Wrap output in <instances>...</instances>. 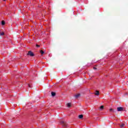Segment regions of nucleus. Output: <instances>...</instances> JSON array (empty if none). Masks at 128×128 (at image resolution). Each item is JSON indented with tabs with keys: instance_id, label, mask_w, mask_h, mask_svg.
<instances>
[{
	"instance_id": "nucleus-1",
	"label": "nucleus",
	"mask_w": 128,
	"mask_h": 128,
	"mask_svg": "<svg viewBox=\"0 0 128 128\" xmlns=\"http://www.w3.org/2000/svg\"><path fill=\"white\" fill-rule=\"evenodd\" d=\"M28 56H34V54L32 51H29L28 52Z\"/></svg>"
},
{
	"instance_id": "nucleus-2",
	"label": "nucleus",
	"mask_w": 128,
	"mask_h": 128,
	"mask_svg": "<svg viewBox=\"0 0 128 128\" xmlns=\"http://www.w3.org/2000/svg\"><path fill=\"white\" fill-rule=\"evenodd\" d=\"M118 112H122V110H124V108L122 107H118L117 108Z\"/></svg>"
},
{
	"instance_id": "nucleus-3",
	"label": "nucleus",
	"mask_w": 128,
	"mask_h": 128,
	"mask_svg": "<svg viewBox=\"0 0 128 128\" xmlns=\"http://www.w3.org/2000/svg\"><path fill=\"white\" fill-rule=\"evenodd\" d=\"M61 122L63 126H64L65 128H66L67 125H66V122H64V121L62 122Z\"/></svg>"
},
{
	"instance_id": "nucleus-4",
	"label": "nucleus",
	"mask_w": 128,
	"mask_h": 128,
	"mask_svg": "<svg viewBox=\"0 0 128 128\" xmlns=\"http://www.w3.org/2000/svg\"><path fill=\"white\" fill-rule=\"evenodd\" d=\"M66 106H67L68 108H70V106H72V104H70V103H68L66 104Z\"/></svg>"
},
{
	"instance_id": "nucleus-5",
	"label": "nucleus",
	"mask_w": 128,
	"mask_h": 128,
	"mask_svg": "<svg viewBox=\"0 0 128 128\" xmlns=\"http://www.w3.org/2000/svg\"><path fill=\"white\" fill-rule=\"evenodd\" d=\"M40 53L41 54V56H44V52L42 50H41L40 51Z\"/></svg>"
},
{
	"instance_id": "nucleus-6",
	"label": "nucleus",
	"mask_w": 128,
	"mask_h": 128,
	"mask_svg": "<svg viewBox=\"0 0 128 128\" xmlns=\"http://www.w3.org/2000/svg\"><path fill=\"white\" fill-rule=\"evenodd\" d=\"M110 112H114L116 111H114V109L112 108H110Z\"/></svg>"
},
{
	"instance_id": "nucleus-7",
	"label": "nucleus",
	"mask_w": 128,
	"mask_h": 128,
	"mask_svg": "<svg viewBox=\"0 0 128 128\" xmlns=\"http://www.w3.org/2000/svg\"><path fill=\"white\" fill-rule=\"evenodd\" d=\"M80 94H77L75 96V98H80Z\"/></svg>"
},
{
	"instance_id": "nucleus-8",
	"label": "nucleus",
	"mask_w": 128,
	"mask_h": 128,
	"mask_svg": "<svg viewBox=\"0 0 128 128\" xmlns=\"http://www.w3.org/2000/svg\"><path fill=\"white\" fill-rule=\"evenodd\" d=\"M51 94L52 96H56V93L54 92H52Z\"/></svg>"
},
{
	"instance_id": "nucleus-9",
	"label": "nucleus",
	"mask_w": 128,
	"mask_h": 128,
	"mask_svg": "<svg viewBox=\"0 0 128 128\" xmlns=\"http://www.w3.org/2000/svg\"><path fill=\"white\" fill-rule=\"evenodd\" d=\"M79 118H84V116L82 114L79 115Z\"/></svg>"
},
{
	"instance_id": "nucleus-10",
	"label": "nucleus",
	"mask_w": 128,
	"mask_h": 128,
	"mask_svg": "<svg viewBox=\"0 0 128 128\" xmlns=\"http://www.w3.org/2000/svg\"><path fill=\"white\" fill-rule=\"evenodd\" d=\"M124 124H122L120 125V128H124Z\"/></svg>"
},
{
	"instance_id": "nucleus-11",
	"label": "nucleus",
	"mask_w": 128,
	"mask_h": 128,
	"mask_svg": "<svg viewBox=\"0 0 128 128\" xmlns=\"http://www.w3.org/2000/svg\"><path fill=\"white\" fill-rule=\"evenodd\" d=\"M100 92H98V91H96L95 92V94H96V96H98Z\"/></svg>"
},
{
	"instance_id": "nucleus-12",
	"label": "nucleus",
	"mask_w": 128,
	"mask_h": 128,
	"mask_svg": "<svg viewBox=\"0 0 128 128\" xmlns=\"http://www.w3.org/2000/svg\"><path fill=\"white\" fill-rule=\"evenodd\" d=\"M103 109H104V106H100V110H102Z\"/></svg>"
},
{
	"instance_id": "nucleus-13",
	"label": "nucleus",
	"mask_w": 128,
	"mask_h": 128,
	"mask_svg": "<svg viewBox=\"0 0 128 128\" xmlns=\"http://www.w3.org/2000/svg\"><path fill=\"white\" fill-rule=\"evenodd\" d=\"M4 32H0V36H4Z\"/></svg>"
},
{
	"instance_id": "nucleus-14",
	"label": "nucleus",
	"mask_w": 128,
	"mask_h": 128,
	"mask_svg": "<svg viewBox=\"0 0 128 128\" xmlns=\"http://www.w3.org/2000/svg\"><path fill=\"white\" fill-rule=\"evenodd\" d=\"M2 26H4V24H5L4 21H2Z\"/></svg>"
},
{
	"instance_id": "nucleus-15",
	"label": "nucleus",
	"mask_w": 128,
	"mask_h": 128,
	"mask_svg": "<svg viewBox=\"0 0 128 128\" xmlns=\"http://www.w3.org/2000/svg\"><path fill=\"white\" fill-rule=\"evenodd\" d=\"M36 47H37V48H40V45L36 44Z\"/></svg>"
},
{
	"instance_id": "nucleus-16",
	"label": "nucleus",
	"mask_w": 128,
	"mask_h": 128,
	"mask_svg": "<svg viewBox=\"0 0 128 128\" xmlns=\"http://www.w3.org/2000/svg\"><path fill=\"white\" fill-rule=\"evenodd\" d=\"M94 70H96V68L94 67Z\"/></svg>"
},
{
	"instance_id": "nucleus-17",
	"label": "nucleus",
	"mask_w": 128,
	"mask_h": 128,
	"mask_svg": "<svg viewBox=\"0 0 128 128\" xmlns=\"http://www.w3.org/2000/svg\"><path fill=\"white\" fill-rule=\"evenodd\" d=\"M28 86L29 88H30V85L28 84Z\"/></svg>"
},
{
	"instance_id": "nucleus-18",
	"label": "nucleus",
	"mask_w": 128,
	"mask_h": 128,
	"mask_svg": "<svg viewBox=\"0 0 128 128\" xmlns=\"http://www.w3.org/2000/svg\"><path fill=\"white\" fill-rule=\"evenodd\" d=\"M4 1H6V0H4Z\"/></svg>"
}]
</instances>
